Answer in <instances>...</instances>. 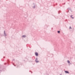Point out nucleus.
I'll return each mask as SVG.
<instances>
[{
    "label": "nucleus",
    "instance_id": "obj_3",
    "mask_svg": "<svg viewBox=\"0 0 75 75\" xmlns=\"http://www.w3.org/2000/svg\"><path fill=\"white\" fill-rule=\"evenodd\" d=\"M36 62L38 63L39 62V61H38V60L37 59L36 60Z\"/></svg>",
    "mask_w": 75,
    "mask_h": 75
},
{
    "label": "nucleus",
    "instance_id": "obj_7",
    "mask_svg": "<svg viewBox=\"0 0 75 75\" xmlns=\"http://www.w3.org/2000/svg\"><path fill=\"white\" fill-rule=\"evenodd\" d=\"M71 17L72 18H73V17H72V16H71Z\"/></svg>",
    "mask_w": 75,
    "mask_h": 75
},
{
    "label": "nucleus",
    "instance_id": "obj_8",
    "mask_svg": "<svg viewBox=\"0 0 75 75\" xmlns=\"http://www.w3.org/2000/svg\"><path fill=\"white\" fill-rule=\"evenodd\" d=\"M70 28H71V27H70Z\"/></svg>",
    "mask_w": 75,
    "mask_h": 75
},
{
    "label": "nucleus",
    "instance_id": "obj_5",
    "mask_svg": "<svg viewBox=\"0 0 75 75\" xmlns=\"http://www.w3.org/2000/svg\"><path fill=\"white\" fill-rule=\"evenodd\" d=\"M67 62L68 63H69L70 62V61H67Z\"/></svg>",
    "mask_w": 75,
    "mask_h": 75
},
{
    "label": "nucleus",
    "instance_id": "obj_2",
    "mask_svg": "<svg viewBox=\"0 0 75 75\" xmlns=\"http://www.w3.org/2000/svg\"><path fill=\"white\" fill-rule=\"evenodd\" d=\"M65 73H68V74L69 73V72L68 71H65Z\"/></svg>",
    "mask_w": 75,
    "mask_h": 75
},
{
    "label": "nucleus",
    "instance_id": "obj_4",
    "mask_svg": "<svg viewBox=\"0 0 75 75\" xmlns=\"http://www.w3.org/2000/svg\"><path fill=\"white\" fill-rule=\"evenodd\" d=\"M26 36L25 35H23L22 36V37L23 38H25V37Z\"/></svg>",
    "mask_w": 75,
    "mask_h": 75
},
{
    "label": "nucleus",
    "instance_id": "obj_1",
    "mask_svg": "<svg viewBox=\"0 0 75 75\" xmlns=\"http://www.w3.org/2000/svg\"><path fill=\"white\" fill-rule=\"evenodd\" d=\"M35 55L37 56L38 55V54L37 52H35Z\"/></svg>",
    "mask_w": 75,
    "mask_h": 75
},
{
    "label": "nucleus",
    "instance_id": "obj_6",
    "mask_svg": "<svg viewBox=\"0 0 75 75\" xmlns=\"http://www.w3.org/2000/svg\"><path fill=\"white\" fill-rule=\"evenodd\" d=\"M57 32H58V33H60V31H58Z\"/></svg>",
    "mask_w": 75,
    "mask_h": 75
}]
</instances>
